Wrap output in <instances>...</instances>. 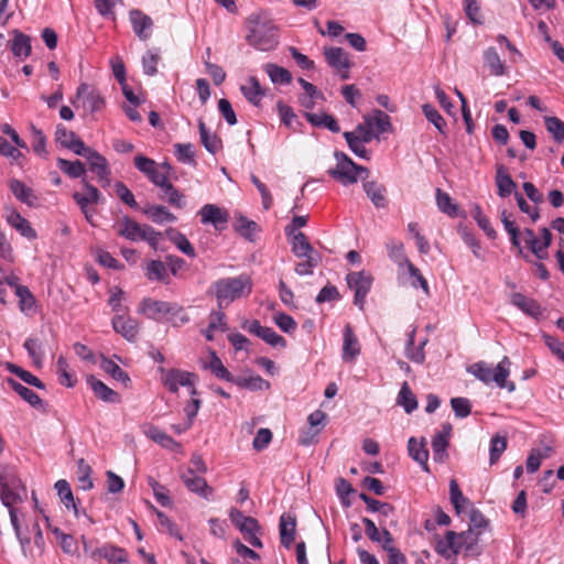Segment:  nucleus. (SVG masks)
<instances>
[{"label": "nucleus", "instance_id": "a211bd4d", "mask_svg": "<svg viewBox=\"0 0 564 564\" xmlns=\"http://www.w3.org/2000/svg\"><path fill=\"white\" fill-rule=\"evenodd\" d=\"M91 556L105 558L109 564H131L127 551L111 544H105L96 549Z\"/></svg>", "mask_w": 564, "mask_h": 564}, {"label": "nucleus", "instance_id": "9d476101", "mask_svg": "<svg viewBox=\"0 0 564 564\" xmlns=\"http://www.w3.org/2000/svg\"><path fill=\"white\" fill-rule=\"evenodd\" d=\"M324 56L327 64L332 68L336 69L341 79H349V68L351 67V62L348 58V54L341 47H325Z\"/></svg>", "mask_w": 564, "mask_h": 564}, {"label": "nucleus", "instance_id": "473e14b6", "mask_svg": "<svg viewBox=\"0 0 564 564\" xmlns=\"http://www.w3.org/2000/svg\"><path fill=\"white\" fill-rule=\"evenodd\" d=\"M198 131L200 142L209 153L215 154L221 149V139L216 133H212L207 129L203 119H198Z\"/></svg>", "mask_w": 564, "mask_h": 564}, {"label": "nucleus", "instance_id": "aec40b11", "mask_svg": "<svg viewBox=\"0 0 564 564\" xmlns=\"http://www.w3.org/2000/svg\"><path fill=\"white\" fill-rule=\"evenodd\" d=\"M67 149L73 151L76 155L84 156L88 161L89 167L98 166L100 163L101 167H105V156L87 147L79 138L72 142ZM102 171L105 172V169H102Z\"/></svg>", "mask_w": 564, "mask_h": 564}, {"label": "nucleus", "instance_id": "de8ad7c7", "mask_svg": "<svg viewBox=\"0 0 564 564\" xmlns=\"http://www.w3.org/2000/svg\"><path fill=\"white\" fill-rule=\"evenodd\" d=\"M100 368L115 380L122 382L126 387L130 382L129 375L109 358H102Z\"/></svg>", "mask_w": 564, "mask_h": 564}, {"label": "nucleus", "instance_id": "e433bc0d", "mask_svg": "<svg viewBox=\"0 0 564 564\" xmlns=\"http://www.w3.org/2000/svg\"><path fill=\"white\" fill-rule=\"evenodd\" d=\"M144 275L150 281H160L169 283V274L165 264L161 260H150L147 262Z\"/></svg>", "mask_w": 564, "mask_h": 564}, {"label": "nucleus", "instance_id": "412c9836", "mask_svg": "<svg viewBox=\"0 0 564 564\" xmlns=\"http://www.w3.org/2000/svg\"><path fill=\"white\" fill-rule=\"evenodd\" d=\"M111 323L115 332L123 336L127 340L134 341L137 339L139 324L135 319L116 315Z\"/></svg>", "mask_w": 564, "mask_h": 564}, {"label": "nucleus", "instance_id": "8fccbe9b", "mask_svg": "<svg viewBox=\"0 0 564 564\" xmlns=\"http://www.w3.org/2000/svg\"><path fill=\"white\" fill-rule=\"evenodd\" d=\"M449 498L455 511L459 514L470 501L463 495L456 479L449 481Z\"/></svg>", "mask_w": 564, "mask_h": 564}, {"label": "nucleus", "instance_id": "39448f33", "mask_svg": "<svg viewBox=\"0 0 564 564\" xmlns=\"http://www.w3.org/2000/svg\"><path fill=\"white\" fill-rule=\"evenodd\" d=\"M334 156L336 165L334 169L328 170V174L341 185L355 184L358 178H366L369 175L367 167L356 164L344 152L335 151Z\"/></svg>", "mask_w": 564, "mask_h": 564}, {"label": "nucleus", "instance_id": "5fc2aeb1", "mask_svg": "<svg viewBox=\"0 0 564 564\" xmlns=\"http://www.w3.org/2000/svg\"><path fill=\"white\" fill-rule=\"evenodd\" d=\"M56 367H57L58 382L62 386H65L67 388H73L76 384L77 379L73 373L69 372L68 362L64 356L58 357Z\"/></svg>", "mask_w": 564, "mask_h": 564}, {"label": "nucleus", "instance_id": "7ed1b4c3", "mask_svg": "<svg viewBox=\"0 0 564 564\" xmlns=\"http://www.w3.org/2000/svg\"><path fill=\"white\" fill-rule=\"evenodd\" d=\"M252 280L248 274L234 278H223L212 284L209 293L215 295L219 310L241 297H247L252 292Z\"/></svg>", "mask_w": 564, "mask_h": 564}, {"label": "nucleus", "instance_id": "603ef678", "mask_svg": "<svg viewBox=\"0 0 564 564\" xmlns=\"http://www.w3.org/2000/svg\"><path fill=\"white\" fill-rule=\"evenodd\" d=\"M449 446V440L445 438V435L435 434L432 440L433 458L436 463H444L447 457V448Z\"/></svg>", "mask_w": 564, "mask_h": 564}, {"label": "nucleus", "instance_id": "79ce46f5", "mask_svg": "<svg viewBox=\"0 0 564 564\" xmlns=\"http://www.w3.org/2000/svg\"><path fill=\"white\" fill-rule=\"evenodd\" d=\"M57 166L63 173L73 178L84 177L86 174L85 164L79 160L68 161L59 158L57 159Z\"/></svg>", "mask_w": 564, "mask_h": 564}, {"label": "nucleus", "instance_id": "c85d7f7f", "mask_svg": "<svg viewBox=\"0 0 564 564\" xmlns=\"http://www.w3.org/2000/svg\"><path fill=\"white\" fill-rule=\"evenodd\" d=\"M364 191L377 208H384L388 205L386 197L387 188L376 181H367L362 185Z\"/></svg>", "mask_w": 564, "mask_h": 564}, {"label": "nucleus", "instance_id": "e2e57ef3", "mask_svg": "<svg viewBox=\"0 0 564 564\" xmlns=\"http://www.w3.org/2000/svg\"><path fill=\"white\" fill-rule=\"evenodd\" d=\"M473 218L476 220L477 225L485 231V234L490 238L495 239L497 237V232L490 224L488 217L482 213L479 206H475L471 212Z\"/></svg>", "mask_w": 564, "mask_h": 564}, {"label": "nucleus", "instance_id": "f704fd0d", "mask_svg": "<svg viewBox=\"0 0 564 564\" xmlns=\"http://www.w3.org/2000/svg\"><path fill=\"white\" fill-rule=\"evenodd\" d=\"M367 126L376 128L378 133L389 132L392 128L390 117L382 110L376 109L372 116H364Z\"/></svg>", "mask_w": 564, "mask_h": 564}, {"label": "nucleus", "instance_id": "37998d69", "mask_svg": "<svg viewBox=\"0 0 564 564\" xmlns=\"http://www.w3.org/2000/svg\"><path fill=\"white\" fill-rule=\"evenodd\" d=\"M31 48L30 36L15 31L11 46L13 55L20 58H26L31 54Z\"/></svg>", "mask_w": 564, "mask_h": 564}, {"label": "nucleus", "instance_id": "680f3d73", "mask_svg": "<svg viewBox=\"0 0 564 564\" xmlns=\"http://www.w3.org/2000/svg\"><path fill=\"white\" fill-rule=\"evenodd\" d=\"M422 110L426 119L434 124V127L442 133L445 134L446 122L442 115L430 104L422 106Z\"/></svg>", "mask_w": 564, "mask_h": 564}, {"label": "nucleus", "instance_id": "052dcab7", "mask_svg": "<svg viewBox=\"0 0 564 564\" xmlns=\"http://www.w3.org/2000/svg\"><path fill=\"white\" fill-rule=\"evenodd\" d=\"M15 295L19 299V307L21 312L29 313L35 305V297L28 286L17 288Z\"/></svg>", "mask_w": 564, "mask_h": 564}, {"label": "nucleus", "instance_id": "1a4fd4ad", "mask_svg": "<svg viewBox=\"0 0 564 564\" xmlns=\"http://www.w3.org/2000/svg\"><path fill=\"white\" fill-rule=\"evenodd\" d=\"M47 334L42 328L37 333L31 335L25 339L23 347L28 351V355L33 361V365L37 368H41L44 362V358L46 355L47 347Z\"/></svg>", "mask_w": 564, "mask_h": 564}, {"label": "nucleus", "instance_id": "cd10ccee", "mask_svg": "<svg viewBox=\"0 0 564 564\" xmlns=\"http://www.w3.org/2000/svg\"><path fill=\"white\" fill-rule=\"evenodd\" d=\"M7 220L17 231L20 232L21 236L28 238L29 240H34L37 238V234L32 228L30 221L19 212L12 209L7 216Z\"/></svg>", "mask_w": 564, "mask_h": 564}, {"label": "nucleus", "instance_id": "0e129e2a", "mask_svg": "<svg viewBox=\"0 0 564 564\" xmlns=\"http://www.w3.org/2000/svg\"><path fill=\"white\" fill-rule=\"evenodd\" d=\"M174 154L176 159L185 164H195V152L192 143H176L174 144Z\"/></svg>", "mask_w": 564, "mask_h": 564}, {"label": "nucleus", "instance_id": "f257e3e1", "mask_svg": "<svg viewBox=\"0 0 564 564\" xmlns=\"http://www.w3.org/2000/svg\"><path fill=\"white\" fill-rule=\"evenodd\" d=\"M26 496V488L19 478L17 470L9 465L0 464V500L9 510L10 522L15 536H20L21 525L18 510L13 507L20 503Z\"/></svg>", "mask_w": 564, "mask_h": 564}, {"label": "nucleus", "instance_id": "ddd939ff", "mask_svg": "<svg viewBox=\"0 0 564 564\" xmlns=\"http://www.w3.org/2000/svg\"><path fill=\"white\" fill-rule=\"evenodd\" d=\"M76 99L83 100L84 110L90 113L100 111L105 107V99L101 94L86 83L77 87Z\"/></svg>", "mask_w": 564, "mask_h": 564}, {"label": "nucleus", "instance_id": "338daca9", "mask_svg": "<svg viewBox=\"0 0 564 564\" xmlns=\"http://www.w3.org/2000/svg\"><path fill=\"white\" fill-rule=\"evenodd\" d=\"M162 199H166L169 204L174 207L183 208L185 206L184 195L181 194L173 184H169L162 189V195L160 196Z\"/></svg>", "mask_w": 564, "mask_h": 564}, {"label": "nucleus", "instance_id": "5701e85b", "mask_svg": "<svg viewBox=\"0 0 564 564\" xmlns=\"http://www.w3.org/2000/svg\"><path fill=\"white\" fill-rule=\"evenodd\" d=\"M9 188L14 197L21 203L28 205L29 207H34L37 205V195L34 191L26 186L22 181L12 178L9 182Z\"/></svg>", "mask_w": 564, "mask_h": 564}, {"label": "nucleus", "instance_id": "9b49d317", "mask_svg": "<svg viewBox=\"0 0 564 564\" xmlns=\"http://www.w3.org/2000/svg\"><path fill=\"white\" fill-rule=\"evenodd\" d=\"M242 327L273 347H286L284 337L279 335L273 328L262 326L258 319L246 321Z\"/></svg>", "mask_w": 564, "mask_h": 564}, {"label": "nucleus", "instance_id": "20e7f679", "mask_svg": "<svg viewBox=\"0 0 564 564\" xmlns=\"http://www.w3.org/2000/svg\"><path fill=\"white\" fill-rule=\"evenodd\" d=\"M509 365L510 360L505 356L496 368H492L484 361H479L471 365L468 368V372L486 384L495 382L499 388H506L509 392H512L516 390V384L507 380L510 373L507 368Z\"/></svg>", "mask_w": 564, "mask_h": 564}, {"label": "nucleus", "instance_id": "b1692460", "mask_svg": "<svg viewBox=\"0 0 564 564\" xmlns=\"http://www.w3.org/2000/svg\"><path fill=\"white\" fill-rule=\"evenodd\" d=\"M87 383L91 388L94 394L101 401L107 403H119L121 398L118 392L109 388L101 380L94 376L87 378Z\"/></svg>", "mask_w": 564, "mask_h": 564}, {"label": "nucleus", "instance_id": "f8f14e48", "mask_svg": "<svg viewBox=\"0 0 564 564\" xmlns=\"http://www.w3.org/2000/svg\"><path fill=\"white\" fill-rule=\"evenodd\" d=\"M174 310H178L175 302L159 301L151 297L143 299L139 306V313L154 321H160L169 313H173Z\"/></svg>", "mask_w": 564, "mask_h": 564}, {"label": "nucleus", "instance_id": "ea45409f", "mask_svg": "<svg viewBox=\"0 0 564 564\" xmlns=\"http://www.w3.org/2000/svg\"><path fill=\"white\" fill-rule=\"evenodd\" d=\"M241 93L246 99L254 106H258L264 96V90L259 80L253 76L248 79L247 85L241 86Z\"/></svg>", "mask_w": 564, "mask_h": 564}, {"label": "nucleus", "instance_id": "f3484780", "mask_svg": "<svg viewBox=\"0 0 564 564\" xmlns=\"http://www.w3.org/2000/svg\"><path fill=\"white\" fill-rule=\"evenodd\" d=\"M117 232L120 237H123L130 241H141L145 231L149 228V225H140L135 220L131 219L128 216H124L117 224Z\"/></svg>", "mask_w": 564, "mask_h": 564}, {"label": "nucleus", "instance_id": "3c124183", "mask_svg": "<svg viewBox=\"0 0 564 564\" xmlns=\"http://www.w3.org/2000/svg\"><path fill=\"white\" fill-rule=\"evenodd\" d=\"M207 368L219 379L225 380L227 382L234 383L236 377H234L228 369L224 366L220 358L216 355L215 351L210 352V360L207 365Z\"/></svg>", "mask_w": 564, "mask_h": 564}, {"label": "nucleus", "instance_id": "c756f323", "mask_svg": "<svg viewBox=\"0 0 564 564\" xmlns=\"http://www.w3.org/2000/svg\"><path fill=\"white\" fill-rule=\"evenodd\" d=\"M143 433L147 435V437L158 443L163 448L174 451L181 447L178 442L167 435L164 431L160 430L158 426L148 425L144 427Z\"/></svg>", "mask_w": 564, "mask_h": 564}, {"label": "nucleus", "instance_id": "4be33fe9", "mask_svg": "<svg viewBox=\"0 0 564 564\" xmlns=\"http://www.w3.org/2000/svg\"><path fill=\"white\" fill-rule=\"evenodd\" d=\"M511 304L522 311L524 314L538 319L542 316L543 310L534 299L527 297L522 293H513L511 295Z\"/></svg>", "mask_w": 564, "mask_h": 564}, {"label": "nucleus", "instance_id": "0eeeda50", "mask_svg": "<svg viewBox=\"0 0 564 564\" xmlns=\"http://www.w3.org/2000/svg\"><path fill=\"white\" fill-rule=\"evenodd\" d=\"M347 284L354 291V304L364 310L366 297L371 290L373 276L366 271L350 272L346 276Z\"/></svg>", "mask_w": 564, "mask_h": 564}, {"label": "nucleus", "instance_id": "13d9d810", "mask_svg": "<svg viewBox=\"0 0 564 564\" xmlns=\"http://www.w3.org/2000/svg\"><path fill=\"white\" fill-rule=\"evenodd\" d=\"M389 258L399 265V268L406 267L411 261L404 253L403 245L401 242H390L387 245Z\"/></svg>", "mask_w": 564, "mask_h": 564}, {"label": "nucleus", "instance_id": "4468645a", "mask_svg": "<svg viewBox=\"0 0 564 564\" xmlns=\"http://www.w3.org/2000/svg\"><path fill=\"white\" fill-rule=\"evenodd\" d=\"M198 215L202 224L213 225L216 230H224L229 220L228 212L214 204L204 205Z\"/></svg>", "mask_w": 564, "mask_h": 564}, {"label": "nucleus", "instance_id": "a18cd8bd", "mask_svg": "<svg viewBox=\"0 0 564 564\" xmlns=\"http://www.w3.org/2000/svg\"><path fill=\"white\" fill-rule=\"evenodd\" d=\"M264 70L273 84L288 85L292 82V74L284 67L269 63L264 65Z\"/></svg>", "mask_w": 564, "mask_h": 564}, {"label": "nucleus", "instance_id": "6ab92c4d", "mask_svg": "<svg viewBox=\"0 0 564 564\" xmlns=\"http://www.w3.org/2000/svg\"><path fill=\"white\" fill-rule=\"evenodd\" d=\"M360 354L359 341L354 334L352 327L347 324L343 332V354L341 358L345 362L354 361Z\"/></svg>", "mask_w": 564, "mask_h": 564}, {"label": "nucleus", "instance_id": "2eb2a0df", "mask_svg": "<svg viewBox=\"0 0 564 564\" xmlns=\"http://www.w3.org/2000/svg\"><path fill=\"white\" fill-rule=\"evenodd\" d=\"M129 20L134 34L141 41H147L152 35L153 21L151 17L139 9H132L129 12Z\"/></svg>", "mask_w": 564, "mask_h": 564}, {"label": "nucleus", "instance_id": "a19ab883", "mask_svg": "<svg viewBox=\"0 0 564 564\" xmlns=\"http://www.w3.org/2000/svg\"><path fill=\"white\" fill-rule=\"evenodd\" d=\"M166 235L169 239L176 246V248L182 251L184 254L195 258L196 252L189 240L186 236L174 228H170L166 230Z\"/></svg>", "mask_w": 564, "mask_h": 564}, {"label": "nucleus", "instance_id": "774afa93", "mask_svg": "<svg viewBox=\"0 0 564 564\" xmlns=\"http://www.w3.org/2000/svg\"><path fill=\"white\" fill-rule=\"evenodd\" d=\"M436 203L440 210L454 216L457 213V206L453 203L452 197L441 188L436 189Z\"/></svg>", "mask_w": 564, "mask_h": 564}, {"label": "nucleus", "instance_id": "6e6552de", "mask_svg": "<svg viewBox=\"0 0 564 564\" xmlns=\"http://www.w3.org/2000/svg\"><path fill=\"white\" fill-rule=\"evenodd\" d=\"M196 380L197 376L193 372L181 369H170L164 371L163 384L173 393H176L180 387H187L189 388V394L194 397L197 394L195 388Z\"/></svg>", "mask_w": 564, "mask_h": 564}, {"label": "nucleus", "instance_id": "49530a36", "mask_svg": "<svg viewBox=\"0 0 564 564\" xmlns=\"http://www.w3.org/2000/svg\"><path fill=\"white\" fill-rule=\"evenodd\" d=\"M234 384L251 391L267 390L270 387L269 381L264 380L260 376L236 377Z\"/></svg>", "mask_w": 564, "mask_h": 564}, {"label": "nucleus", "instance_id": "69168bd1", "mask_svg": "<svg viewBox=\"0 0 564 564\" xmlns=\"http://www.w3.org/2000/svg\"><path fill=\"white\" fill-rule=\"evenodd\" d=\"M409 275L411 278V285L413 288H421L426 295L430 294V288L426 279L422 275L419 268H416L412 262H410L406 267Z\"/></svg>", "mask_w": 564, "mask_h": 564}, {"label": "nucleus", "instance_id": "bb28decb", "mask_svg": "<svg viewBox=\"0 0 564 564\" xmlns=\"http://www.w3.org/2000/svg\"><path fill=\"white\" fill-rule=\"evenodd\" d=\"M408 451L411 458L417 462L424 471L430 473L427 464L429 451L424 438H422V441H417L415 437H410L408 442Z\"/></svg>", "mask_w": 564, "mask_h": 564}, {"label": "nucleus", "instance_id": "58836bf2", "mask_svg": "<svg viewBox=\"0 0 564 564\" xmlns=\"http://www.w3.org/2000/svg\"><path fill=\"white\" fill-rule=\"evenodd\" d=\"M235 229L240 236L251 242L256 240V236L260 231V227L256 221L242 215L237 218Z\"/></svg>", "mask_w": 564, "mask_h": 564}, {"label": "nucleus", "instance_id": "423d86ee", "mask_svg": "<svg viewBox=\"0 0 564 564\" xmlns=\"http://www.w3.org/2000/svg\"><path fill=\"white\" fill-rule=\"evenodd\" d=\"M480 534L481 531L471 529H468L467 531H464L459 534L454 531H447L445 539L448 547L455 555L464 552L466 556H477L480 553L478 547Z\"/></svg>", "mask_w": 564, "mask_h": 564}, {"label": "nucleus", "instance_id": "72a5a7b5", "mask_svg": "<svg viewBox=\"0 0 564 564\" xmlns=\"http://www.w3.org/2000/svg\"><path fill=\"white\" fill-rule=\"evenodd\" d=\"M142 212L155 224L175 223L177 219L165 206L162 205H147Z\"/></svg>", "mask_w": 564, "mask_h": 564}, {"label": "nucleus", "instance_id": "f03ea898", "mask_svg": "<svg viewBox=\"0 0 564 564\" xmlns=\"http://www.w3.org/2000/svg\"><path fill=\"white\" fill-rule=\"evenodd\" d=\"M246 41L259 51H271L279 44L278 28L262 13L250 14L245 22Z\"/></svg>", "mask_w": 564, "mask_h": 564}, {"label": "nucleus", "instance_id": "c9c22d12", "mask_svg": "<svg viewBox=\"0 0 564 564\" xmlns=\"http://www.w3.org/2000/svg\"><path fill=\"white\" fill-rule=\"evenodd\" d=\"M484 61L491 75L502 76L506 74V64L501 61L495 47H488L484 52Z\"/></svg>", "mask_w": 564, "mask_h": 564}, {"label": "nucleus", "instance_id": "4c0bfd02", "mask_svg": "<svg viewBox=\"0 0 564 564\" xmlns=\"http://www.w3.org/2000/svg\"><path fill=\"white\" fill-rule=\"evenodd\" d=\"M397 404L402 406L404 411L410 414L417 409V400L415 394L412 392L409 383L404 381L398 393Z\"/></svg>", "mask_w": 564, "mask_h": 564}, {"label": "nucleus", "instance_id": "6e6d98bb", "mask_svg": "<svg viewBox=\"0 0 564 564\" xmlns=\"http://www.w3.org/2000/svg\"><path fill=\"white\" fill-rule=\"evenodd\" d=\"M343 135L347 142L348 148L350 149V151L354 154H356L357 156H359L361 159L370 160V151L366 149V147H365L366 142H361L360 140H357L356 132L346 131V132H344Z\"/></svg>", "mask_w": 564, "mask_h": 564}, {"label": "nucleus", "instance_id": "7c9ffc66", "mask_svg": "<svg viewBox=\"0 0 564 564\" xmlns=\"http://www.w3.org/2000/svg\"><path fill=\"white\" fill-rule=\"evenodd\" d=\"M84 188L86 193L82 194L78 192H75L73 194V198L76 202V204L79 206V208H85L89 206L90 204H99L102 202V195L99 192V189L91 185L90 183L83 180Z\"/></svg>", "mask_w": 564, "mask_h": 564}, {"label": "nucleus", "instance_id": "09e8293b", "mask_svg": "<svg viewBox=\"0 0 564 564\" xmlns=\"http://www.w3.org/2000/svg\"><path fill=\"white\" fill-rule=\"evenodd\" d=\"M55 489L57 490V494H58L61 500L63 501V503L65 505V507L67 509L72 508L75 512V516L78 517L79 511L76 507L69 484L64 479L57 480L55 484Z\"/></svg>", "mask_w": 564, "mask_h": 564}, {"label": "nucleus", "instance_id": "393cba45", "mask_svg": "<svg viewBox=\"0 0 564 564\" xmlns=\"http://www.w3.org/2000/svg\"><path fill=\"white\" fill-rule=\"evenodd\" d=\"M7 382L12 388V390L17 392L32 408L45 411L43 400L33 390L23 386L22 383L18 382L12 378H8Z\"/></svg>", "mask_w": 564, "mask_h": 564}, {"label": "nucleus", "instance_id": "c03bdc74", "mask_svg": "<svg viewBox=\"0 0 564 564\" xmlns=\"http://www.w3.org/2000/svg\"><path fill=\"white\" fill-rule=\"evenodd\" d=\"M185 486L189 491L198 495L199 497L206 500H210L214 494V489L210 486H208L206 479L200 476L193 479H186Z\"/></svg>", "mask_w": 564, "mask_h": 564}, {"label": "nucleus", "instance_id": "2f4dec72", "mask_svg": "<svg viewBox=\"0 0 564 564\" xmlns=\"http://www.w3.org/2000/svg\"><path fill=\"white\" fill-rule=\"evenodd\" d=\"M296 520L290 514H282L280 518V539L282 545L289 549L295 539Z\"/></svg>", "mask_w": 564, "mask_h": 564}, {"label": "nucleus", "instance_id": "bf43d9fd", "mask_svg": "<svg viewBox=\"0 0 564 564\" xmlns=\"http://www.w3.org/2000/svg\"><path fill=\"white\" fill-rule=\"evenodd\" d=\"M507 448V438L505 436L495 435L490 441V448H489V463L490 465H495L501 454Z\"/></svg>", "mask_w": 564, "mask_h": 564}, {"label": "nucleus", "instance_id": "4d7b16f0", "mask_svg": "<svg viewBox=\"0 0 564 564\" xmlns=\"http://www.w3.org/2000/svg\"><path fill=\"white\" fill-rule=\"evenodd\" d=\"M544 123L547 132L557 143L564 142V122L557 117H545Z\"/></svg>", "mask_w": 564, "mask_h": 564}, {"label": "nucleus", "instance_id": "864d4df0", "mask_svg": "<svg viewBox=\"0 0 564 564\" xmlns=\"http://www.w3.org/2000/svg\"><path fill=\"white\" fill-rule=\"evenodd\" d=\"M77 480L78 487L83 490H90L94 487L91 475V467L85 462L84 458L77 460Z\"/></svg>", "mask_w": 564, "mask_h": 564}, {"label": "nucleus", "instance_id": "dca6fc26", "mask_svg": "<svg viewBox=\"0 0 564 564\" xmlns=\"http://www.w3.org/2000/svg\"><path fill=\"white\" fill-rule=\"evenodd\" d=\"M286 236L291 237L292 252L297 258H308L314 256H321L308 242L307 237L304 232H294V229L290 227L285 228Z\"/></svg>", "mask_w": 564, "mask_h": 564}, {"label": "nucleus", "instance_id": "a878e982", "mask_svg": "<svg viewBox=\"0 0 564 564\" xmlns=\"http://www.w3.org/2000/svg\"><path fill=\"white\" fill-rule=\"evenodd\" d=\"M496 185L497 194L501 198H506L517 188V183L509 175L507 167L502 164L497 165L496 169Z\"/></svg>", "mask_w": 564, "mask_h": 564}]
</instances>
